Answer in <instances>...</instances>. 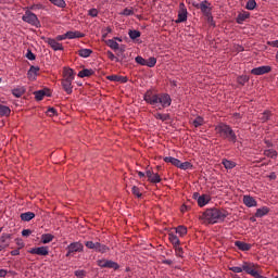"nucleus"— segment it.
Returning <instances> with one entry per match:
<instances>
[{
  "label": "nucleus",
  "instance_id": "nucleus-63",
  "mask_svg": "<svg viewBox=\"0 0 278 278\" xmlns=\"http://www.w3.org/2000/svg\"><path fill=\"white\" fill-rule=\"evenodd\" d=\"M67 39V37H66V33L65 34H63V35H59V36H56V40L58 41H62V40H66Z\"/></svg>",
  "mask_w": 278,
  "mask_h": 278
},
{
  "label": "nucleus",
  "instance_id": "nucleus-13",
  "mask_svg": "<svg viewBox=\"0 0 278 278\" xmlns=\"http://www.w3.org/2000/svg\"><path fill=\"white\" fill-rule=\"evenodd\" d=\"M45 97H51V91L49 89H42L35 91V99L36 101H42Z\"/></svg>",
  "mask_w": 278,
  "mask_h": 278
},
{
  "label": "nucleus",
  "instance_id": "nucleus-62",
  "mask_svg": "<svg viewBox=\"0 0 278 278\" xmlns=\"http://www.w3.org/2000/svg\"><path fill=\"white\" fill-rule=\"evenodd\" d=\"M117 55H122V53H125V46H118Z\"/></svg>",
  "mask_w": 278,
  "mask_h": 278
},
{
  "label": "nucleus",
  "instance_id": "nucleus-54",
  "mask_svg": "<svg viewBox=\"0 0 278 278\" xmlns=\"http://www.w3.org/2000/svg\"><path fill=\"white\" fill-rule=\"evenodd\" d=\"M245 18H249V14H239L237 17V23H243Z\"/></svg>",
  "mask_w": 278,
  "mask_h": 278
},
{
  "label": "nucleus",
  "instance_id": "nucleus-18",
  "mask_svg": "<svg viewBox=\"0 0 278 278\" xmlns=\"http://www.w3.org/2000/svg\"><path fill=\"white\" fill-rule=\"evenodd\" d=\"M66 37L68 40H74V38H84V36H86L84 33L79 31V30H70L67 33H65Z\"/></svg>",
  "mask_w": 278,
  "mask_h": 278
},
{
  "label": "nucleus",
  "instance_id": "nucleus-33",
  "mask_svg": "<svg viewBox=\"0 0 278 278\" xmlns=\"http://www.w3.org/2000/svg\"><path fill=\"white\" fill-rule=\"evenodd\" d=\"M155 64H157V59H155L154 56H151L148 60H146V66H148L149 68H153Z\"/></svg>",
  "mask_w": 278,
  "mask_h": 278
},
{
  "label": "nucleus",
  "instance_id": "nucleus-10",
  "mask_svg": "<svg viewBox=\"0 0 278 278\" xmlns=\"http://www.w3.org/2000/svg\"><path fill=\"white\" fill-rule=\"evenodd\" d=\"M29 253L31 255L47 256V255H49V248L48 247L33 248V249L29 250Z\"/></svg>",
  "mask_w": 278,
  "mask_h": 278
},
{
  "label": "nucleus",
  "instance_id": "nucleus-14",
  "mask_svg": "<svg viewBox=\"0 0 278 278\" xmlns=\"http://www.w3.org/2000/svg\"><path fill=\"white\" fill-rule=\"evenodd\" d=\"M62 87L66 94H73V80L62 79Z\"/></svg>",
  "mask_w": 278,
  "mask_h": 278
},
{
  "label": "nucleus",
  "instance_id": "nucleus-64",
  "mask_svg": "<svg viewBox=\"0 0 278 278\" xmlns=\"http://www.w3.org/2000/svg\"><path fill=\"white\" fill-rule=\"evenodd\" d=\"M268 45L278 49V40L269 41Z\"/></svg>",
  "mask_w": 278,
  "mask_h": 278
},
{
  "label": "nucleus",
  "instance_id": "nucleus-15",
  "mask_svg": "<svg viewBox=\"0 0 278 278\" xmlns=\"http://www.w3.org/2000/svg\"><path fill=\"white\" fill-rule=\"evenodd\" d=\"M63 79H67L70 81L75 80V72L73 71V68L65 67L63 70Z\"/></svg>",
  "mask_w": 278,
  "mask_h": 278
},
{
  "label": "nucleus",
  "instance_id": "nucleus-47",
  "mask_svg": "<svg viewBox=\"0 0 278 278\" xmlns=\"http://www.w3.org/2000/svg\"><path fill=\"white\" fill-rule=\"evenodd\" d=\"M131 192H132V194H135V197H137L138 199H140V198L142 197V193L140 192V188H138V187H136V186H134V187L131 188Z\"/></svg>",
  "mask_w": 278,
  "mask_h": 278
},
{
  "label": "nucleus",
  "instance_id": "nucleus-39",
  "mask_svg": "<svg viewBox=\"0 0 278 278\" xmlns=\"http://www.w3.org/2000/svg\"><path fill=\"white\" fill-rule=\"evenodd\" d=\"M178 168H180L181 170H188L189 168H192V164L190 162L181 163L180 161Z\"/></svg>",
  "mask_w": 278,
  "mask_h": 278
},
{
  "label": "nucleus",
  "instance_id": "nucleus-59",
  "mask_svg": "<svg viewBox=\"0 0 278 278\" xmlns=\"http://www.w3.org/2000/svg\"><path fill=\"white\" fill-rule=\"evenodd\" d=\"M230 270H231L232 273H242L243 267L235 266V267H230Z\"/></svg>",
  "mask_w": 278,
  "mask_h": 278
},
{
  "label": "nucleus",
  "instance_id": "nucleus-19",
  "mask_svg": "<svg viewBox=\"0 0 278 278\" xmlns=\"http://www.w3.org/2000/svg\"><path fill=\"white\" fill-rule=\"evenodd\" d=\"M235 247L239 249V251H251V244L244 242V241H236Z\"/></svg>",
  "mask_w": 278,
  "mask_h": 278
},
{
  "label": "nucleus",
  "instance_id": "nucleus-36",
  "mask_svg": "<svg viewBox=\"0 0 278 278\" xmlns=\"http://www.w3.org/2000/svg\"><path fill=\"white\" fill-rule=\"evenodd\" d=\"M52 5H56V8H66V1L64 0H50Z\"/></svg>",
  "mask_w": 278,
  "mask_h": 278
},
{
  "label": "nucleus",
  "instance_id": "nucleus-11",
  "mask_svg": "<svg viewBox=\"0 0 278 278\" xmlns=\"http://www.w3.org/2000/svg\"><path fill=\"white\" fill-rule=\"evenodd\" d=\"M270 71H273L270 66L263 65V66L253 68L251 71V74L252 75H266V73H270Z\"/></svg>",
  "mask_w": 278,
  "mask_h": 278
},
{
  "label": "nucleus",
  "instance_id": "nucleus-30",
  "mask_svg": "<svg viewBox=\"0 0 278 278\" xmlns=\"http://www.w3.org/2000/svg\"><path fill=\"white\" fill-rule=\"evenodd\" d=\"M106 45L110 47V49H112L113 51H118V42H116V40L114 39H108L106 40Z\"/></svg>",
  "mask_w": 278,
  "mask_h": 278
},
{
  "label": "nucleus",
  "instance_id": "nucleus-7",
  "mask_svg": "<svg viewBox=\"0 0 278 278\" xmlns=\"http://www.w3.org/2000/svg\"><path fill=\"white\" fill-rule=\"evenodd\" d=\"M186 21H188V9L184 2H180L176 23H186Z\"/></svg>",
  "mask_w": 278,
  "mask_h": 278
},
{
  "label": "nucleus",
  "instance_id": "nucleus-21",
  "mask_svg": "<svg viewBox=\"0 0 278 278\" xmlns=\"http://www.w3.org/2000/svg\"><path fill=\"white\" fill-rule=\"evenodd\" d=\"M268 212H270V208H268L267 206H263L261 208H257L256 213H255V217L256 218H264V216H266L268 214Z\"/></svg>",
  "mask_w": 278,
  "mask_h": 278
},
{
  "label": "nucleus",
  "instance_id": "nucleus-60",
  "mask_svg": "<svg viewBox=\"0 0 278 278\" xmlns=\"http://www.w3.org/2000/svg\"><path fill=\"white\" fill-rule=\"evenodd\" d=\"M118 75H111L108 76L106 79H109V81H118Z\"/></svg>",
  "mask_w": 278,
  "mask_h": 278
},
{
  "label": "nucleus",
  "instance_id": "nucleus-25",
  "mask_svg": "<svg viewBox=\"0 0 278 278\" xmlns=\"http://www.w3.org/2000/svg\"><path fill=\"white\" fill-rule=\"evenodd\" d=\"M168 240L173 244L174 248L179 247V244H180L179 237H177V235H175L173 232L168 235Z\"/></svg>",
  "mask_w": 278,
  "mask_h": 278
},
{
  "label": "nucleus",
  "instance_id": "nucleus-8",
  "mask_svg": "<svg viewBox=\"0 0 278 278\" xmlns=\"http://www.w3.org/2000/svg\"><path fill=\"white\" fill-rule=\"evenodd\" d=\"M243 270L244 273L251 275L254 278H257L260 276V271H257L254 264L243 263Z\"/></svg>",
  "mask_w": 278,
  "mask_h": 278
},
{
  "label": "nucleus",
  "instance_id": "nucleus-52",
  "mask_svg": "<svg viewBox=\"0 0 278 278\" xmlns=\"http://www.w3.org/2000/svg\"><path fill=\"white\" fill-rule=\"evenodd\" d=\"M247 81H249V77H247V76L238 77V84H240L241 86H244L247 84Z\"/></svg>",
  "mask_w": 278,
  "mask_h": 278
},
{
  "label": "nucleus",
  "instance_id": "nucleus-6",
  "mask_svg": "<svg viewBox=\"0 0 278 278\" xmlns=\"http://www.w3.org/2000/svg\"><path fill=\"white\" fill-rule=\"evenodd\" d=\"M197 10H201L203 16H210L212 14V3L207 2L206 0L193 4Z\"/></svg>",
  "mask_w": 278,
  "mask_h": 278
},
{
  "label": "nucleus",
  "instance_id": "nucleus-17",
  "mask_svg": "<svg viewBox=\"0 0 278 278\" xmlns=\"http://www.w3.org/2000/svg\"><path fill=\"white\" fill-rule=\"evenodd\" d=\"M210 201H212V198L208 194H202L198 198V205L199 207H205Z\"/></svg>",
  "mask_w": 278,
  "mask_h": 278
},
{
  "label": "nucleus",
  "instance_id": "nucleus-48",
  "mask_svg": "<svg viewBox=\"0 0 278 278\" xmlns=\"http://www.w3.org/2000/svg\"><path fill=\"white\" fill-rule=\"evenodd\" d=\"M106 55H108V58H109V60H111V62H121V60H118V58H116V55H114L113 54V52L112 51H106Z\"/></svg>",
  "mask_w": 278,
  "mask_h": 278
},
{
  "label": "nucleus",
  "instance_id": "nucleus-22",
  "mask_svg": "<svg viewBox=\"0 0 278 278\" xmlns=\"http://www.w3.org/2000/svg\"><path fill=\"white\" fill-rule=\"evenodd\" d=\"M40 71V67L38 66H30L27 75L28 79H36V76L38 75V72Z\"/></svg>",
  "mask_w": 278,
  "mask_h": 278
},
{
  "label": "nucleus",
  "instance_id": "nucleus-1",
  "mask_svg": "<svg viewBox=\"0 0 278 278\" xmlns=\"http://www.w3.org/2000/svg\"><path fill=\"white\" fill-rule=\"evenodd\" d=\"M143 101L149 105H152V108H159L160 105L161 108H159V110L170 108V104L173 103L170 94L164 92L155 93L153 90H148L143 94Z\"/></svg>",
  "mask_w": 278,
  "mask_h": 278
},
{
  "label": "nucleus",
  "instance_id": "nucleus-16",
  "mask_svg": "<svg viewBox=\"0 0 278 278\" xmlns=\"http://www.w3.org/2000/svg\"><path fill=\"white\" fill-rule=\"evenodd\" d=\"M243 203L247 207H257V201H255V198L251 195H244Z\"/></svg>",
  "mask_w": 278,
  "mask_h": 278
},
{
  "label": "nucleus",
  "instance_id": "nucleus-20",
  "mask_svg": "<svg viewBox=\"0 0 278 278\" xmlns=\"http://www.w3.org/2000/svg\"><path fill=\"white\" fill-rule=\"evenodd\" d=\"M21 220H24V223H29V220H33V218H36V214L34 212H26L22 213L20 215Z\"/></svg>",
  "mask_w": 278,
  "mask_h": 278
},
{
  "label": "nucleus",
  "instance_id": "nucleus-9",
  "mask_svg": "<svg viewBox=\"0 0 278 278\" xmlns=\"http://www.w3.org/2000/svg\"><path fill=\"white\" fill-rule=\"evenodd\" d=\"M46 42L49 45V47H51V49H53V51H64V46L58 42V39L47 38Z\"/></svg>",
  "mask_w": 278,
  "mask_h": 278
},
{
  "label": "nucleus",
  "instance_id": "nucleus-37",
  "mask_svg": "<svg viewBox=\"0 0 278 278\" xmlns=\"http://www.w3.org/2000/svg\"><path fill=\"white\" fill-rule=\"evenodd\" d=\"M128 36L131 40H136L140 38L141 34H140V30H129Z\"/></svg>",
  "mask_w": 278,
  "mask_h": 278
},
{
  "label": "nucleus",
  "instance_id": "nucleus-12",
  "mask_svg": "<svg viewBox=\"0 0 278 278\" xmlns=\"http://www.w3.org/2000/svg\"><path fill=\"white\" fill-rule=\"evenodd\" d=\"M66 250L70 251V253H81V251H84V244L80 242H73L67 245Z\"/></svg>",
  "mask_w": 278,
  "mask_h": 278
},
{
  "label": "nucleus",
  "instance_id": "nucleus-50",
  "mask_svg": "<svg viewBox=\"0 0 278 278\" xmlns=\"http://www.w3.org/2000/svg\"><path fill=\"white\" fill-rule=\"evenodd\" d=\"M257 2H255V0H249L247 2V10H253L254 8H256Z\"/></svg>",
  "mask_w": 278,
  "mask_h": 278
},
{
  "label": "nucleus",
  "instance_id": "nucleus-31",
  "mask_svg": "<svg viewBox=\"0 0 278 278\" xmlns=\"http://www.w3.org/2000/svg\"><path fill=\"white\" fill-rule=\"evenodd\" d=\"M222 164L229 170H231V168H236V163L226 159L223 160Z\"/></svg>",
  "mask_w": 278,
  "mask_h": 278
},
{
  "label": "nucleus",
  "instance_id": "nucleus-28",
  "mask_svg": "<svg viewBox=\"0 0 278 278\" xmlns=\"http://www.w3.org/2000/svg\"><path fill=\"white\" fill-rule=\"evenodd\" d=\"M53 235L51 233H43L41 236V242L42 244H49V242H53Z\"/></svg>",
  "mask_w": 278,
  "mask_h": 278
},
{
  "label": "nucleus",
  "instance_id": "nucleus-4",
  "mask_svg": "<svg viewBox=\"0 0 278 278\" xmlns=\"http://www.w3.org/2000/svg\"><path fill=\"white\" fill-rule=\"evenodd\" d=\"M22 21H24V23H28V25H33L34 27L40 26V20H38L36 13H33L29 10L25 11V14L22 16Z\"/></svg>",
  "mask_w": 278,
  "mask_h": 278
},
{
  "label": "nucleus",
  "instance_id": "nucleus-26",
  "mask_svg": "<svg viewBox=\"0 0 278 278\" xmlns=\"http://www.w3.org/2000/svg\"><path fill=\"white\" fill-rule=\"evenodd\" d=\"M154 118H156V121H162V123H166V121H170V114L155 113Z\"/></svg>",
  "mask_w": 278,
  "mask_h": 278
},
{
  "label": "nucleus",
  "instance_id": "nucleus-38",
  "mask_svg": "<svg viewBox=\"0 0 278 278\" xmlns=\"http://www.w3.org/2000/svg\"><path fill=\"white\" fill-rule=\"evenodd\" d=\"M176 233H179L180 237H184L186 233H188V228H186V226H178L176 228Z\"/></svg>",
  "mask_w": 278,
  "mask_h": 278
},
{
  "label": "nucleus",
  "instance_id": "nucleus-46",
  "mask_svg": "<svg viewBox=\"0 0 278 278\" xmlns=\"http://www.w3.org/2000/svg\"><path fill=\"white\" fill-rule=\"evenodd\" d=\"M177 257H184V249L179 245L174 247Z\"/></svg>",
  "mask_w": 278,
  "mask_h": 278
},
{
  "label": "nucleus",
  "instance_id": "nucleus-51",
  "mask_svg": "<svg viewBox=\"0 0 278 278\" xmlns=\"http://www.w3.org/2000/svg\"><path fill=\"white\" fill-rule=\"evenodd\" d=\"M28 10H45V5H42L41 3L33 4L28 7Z\"/></svg>",
  "mask_w": 278,
  "mask_h": 278
},
{
  "label": "nucleus",
  "instance_id": "nucleus-34",
  "mask_svg": "<svg viewBox=\"0 0 278 278\" xmlns=\"http://www.w3.org/2000/svg\"><path fill=\"white\" fill-rule=\"evenodd\" d=\"M264 155L266 157L275 159V157H277V151L274 150V149H267V150L264 151Z\"/></svg>",
  "mask_w": 278,
  "mask_h": 278
},
{
  "label": "nucleus",
  "instance_id": "nucleus-3",
  "mask_svg": "<svg viewBox=\"0 0 278 278\" xmlns=\"http://www.w3.org/2000/svg\"><path fill=\"white\" fill-rule=\"evenodd\" d=\"M215 131L223 140H227L232 144H236L238 142V136L236 135V131H233V128H231V126L227 124L222 123L217 125L215 127Z\"/></svg>",
  "mask_w": 278,
  "mask_h": 278
},
{
  "label": "nucleus",
  "instance_id": "nucleus-23",
  "mask_svg": "<svg viewBox=\"0 0 278 278\" xmlns=\"http://www.w3.org/2000/svg\"><path fill=\"white\" fill-rule=\"evenodd\" d=\"M92 75H94V71L88 68H84L78 73V77H80L81 79H84V77H92Z\"/></svg>",
  "mask_w": 278,
  "mask_h": 278
},
{
  "label": "nucleus",
  "instance_id": "nucleus-42",
  "mask_svg": "<svg viewBox=\"0 0 278 278\" xmlns=\"http://www.w3.org/2000/svg\"><path fill=\"white\" fill-rule=\"evenodd\" d=\"M203 123H204L203 117L198 116V117H195V119H193L192 125L194 127H201V125H203Z\"/></svg>",
  "mask_w": 278,
  "mask_h": 278
},
{
  "label": "nucleus",
  "instance_id": "nucleus-57",
  "mask_svg": "<svg viewBox=\"0 0 278 278\" xmlns=\"http://www.w3.org/2000/svg\"><path fill=\"white\" fill-rule=\"evenodd\" d=\"M48 116H55L58 114V111L54 108H50L47 111Z\"/></svg>",
  "mask_w": 278,
  "mask_h": 278
},
{
  "label": "nucleus",
  "instance_id": "nucleus-2",
  "mask_svg": "<svg viewBox=\"0 0 278 278\" xmlns=\"http://www.w3.org/2000/svg\"><path fill=\"white\" fill-rule=\"evenodd\" d=\"M228 216L229 212H227V210L217 207L207 208L203 213L204 220L211 225H216V223H225V218Z\"/></svg>",
  "mask_w": 278,
  "mask_h": 278
},
{
  "label": "nucleus",
  "instance_id": "nucleus-45",
  "mask_svg": "<svg viewBox=\"0 0 278 278\" xmlns=\"http://www.w3.org/2000/svg\"><path fill=\"white\" fill-rule=\"evenodd\" d=\"M149 181L151 184H160V181H162V178L160 177L159 174H154L150 179Z\"/></svg>",
  "mask_w": 278,
  "mask_h": 278
},
{
  "label": "nucleus",
  "instance_id": "nucleus-41",
  "mask_svg": "<svg viewBox=\"0 0 278 278\" xmlns=\"http://www.w3.org/2000/svg\"><path fill=\"white\" fill-rule=\"evenodd\" d=\"M12 238V235L10 233H2L0 237V242L2 244H8V240H10Z\"/></svg>",
  "mask_w": 278,
  "mask_h": 278
},
{
  "label": "nucleus",
  "instance_id": "nucleus-43",
  "mask_svg": "<svg viewBox=\"0 0 278 278\" xmlns=\"http://www.w3.org/2000/svg\"><path fill=\"white\" fill-rule=\"evenodd\" d=\"M122 16H134V9L132 8H126L121 12Z\"/></svg>",
  "mask_w": 278,
  "mask_h": 278
},
{
  "label": "nucleus",
  "instance_id": "nucleus-49",
  "mask_svg": "<svg viewBox=\"0 0 278 278\" xmlns=\"http://www.w3.org/2000/svg\"><path fill=\"white\" fill-rule=\"evenodd\" d=\"M135 62H137V64H140L141 66H146L147 59L139 55V56H136Z\"/></svg>",
  "mask_w": 278,
  "mask_h": 278
},
{
  "label": "nucleus",
  "instance_id": "nucleus-35",
  "mask_svg": "<svg viewBox=\"0 0 278 278\" xmlns=\"http://www.w3.org/2000/svg\"><path fill=\"white\" fill-rule=\"evenodd\" d=\"M270 111H265L260 115V121H262L263 123H266V121L270 119Z\"/></svg>",
  "mask_w": 278,
  "mask_h": 278
},
{
  "label": "nucleus",
  "instance_id": "nucleus-44",
  "mask_svg": "<svg viewBox=\"0 0 278 278\" xmlns=\"http://www.w3.org/2000/svg\"><path fill=\"white\" fill-rule=\"evenodd\" d=\"M75 277L77 278H85L88 273L84 269H78L74 271Z\"/></svg>",
  "mask_w": 278,
  "mask_h": 278
},
{
  "label": "nucleus",
  "instance_id": "nucleus-58",
  "mask_svg": "<svg viewBox=\"0 0 278 278\" xmlns=\"http://www.w3.org/2000/svg\"><path fill=\"white\" fill-rule=\"evenodd\" d=\"M205 17H206V21H207L208 24H211L213 26L216 25L214 23V16H212V13L210 15H205Z\"/></svg>",
  "mask_w": 278,
  "mask_h": 278
},
{
  "label": "nucleus",
  "instance_id": "nucleus-24",
  "mask_svg": "<svg viewBox=\"0 0 278 278\" xmlns=\"http://www.w3.org/2000/svg\"><path fill=\"white\" fill-rule=\"evenodd\" d=\"M164 162H166L167 164H172L173 166H176V168H179V164L181 161H179L178 159H175L173 156H166L164 159Z\"/></svg>",
  "mask_w": 278,
  "mask_h": 278
},
{
  "label": "nucleus",
  "instance_id": "nucleus-5",
  "mask_svg": "<svg viewBox=\"0 0 278 278\" xmlns=\"http://www.w3.org/2000/svg\"><path fill=\"white\" fill-rule=\"evenodd\" d=\"M85 247H87V249H92L96 253H108L110 251L108 245L94 241L85 242Z\"/></svg>",
  "mask_w": 278,
  "mask_h": 278
},
{
  "label": "nucleus",
  "instance_id": "nucleus-56",
  "mask_svg": "<svg viewBox=\"0 0 278 278\" xmlns=\"http://www.w3.org/2000/svg\"><path fill=\"white\" fill-rule=\"evenodd\" d=\"M26 58L27 60H36V54H34V52H31V50H27V53H26Z\"/></svg>",
  "mask_w": 278,
  "mask_h": 278
},
{
  "label": "nucleus",
  "instance_id": "nucleus-29",
  "mask_svg": "<svg viewBox=\"0 0 278 278\" xmlns=\"http://www.w3.org/2000/svg\"><path fill=\"white\" fill-rule=\"evenodd\" d=\"M78 55L80 56V58H90V55H92V50H90V49H80V50H78Z\"/></svg>",
  "mask_w": 278,
  "mask_h": 278
},
{
  "label": "nucleus",
  "instance_id": "nucleus-55",
  "mask_svg": "<svg viewBox=\"0 0 278 278\" xmlns=\"http://www.w3.org/2000/svg\"><path fill=\"white\" fill-rule=\"evenodd\" d=\"M89 16H92V18H97V16H99V11L97 9H90Z\"/></svg>",
  "mask_w": 278,
  "mask_h": 278
},
{
  "label": "nucleus",
  "instance_id": "nucleus-32",
  "mask_svg": "<svg viewBox=\"0 0 278 278\" xmlns=\"http://www.w3.org/2000/svg\"><path fill=\"white\" fill-rule=\"evenodd\" d=\"M12 94L13 97H16L17 99H20V97L25 94V88L22 87V88L13 89Z\"/></svg>",
  "mask_w": 278,
  "mask_h": 278
},
{
  "label": "nucleus",
  "instance_id": "nucleus-27",
  "mask_svg": "<svg viewBox=\"0 0 278 278\" xmlns=\"http://www.w3.org/2000/svg\"><path fill=\"white\" fill-rule=\"evenodd\" d=\"M10 114H12V110H10V106L0 104V116H10Z\"/></svg>",
  "mask_w": 278,
  "mask_h": 278
},
{
  "label": "nucleus",
  "instance_id": "nucleus-53",
  "mask_svg": "<svg viewBox=\"0 0 278 278\" xmlns=\"http://www.w3.org/2000/svg\"><path fill=\"white\" fill-rule=\"evenodd\" d=\"M108 262H109V260H99L98 261V266L100 268H108Z\"/></svg>",
  "mask_w": 278,
  "mask_h": 278
},
{
  "label": "nucleus",
  "instance_id": "nucleus-61",
  "mask_svg": "<svg viewBox=\"0 0 278 278\" xmlns=\"http://www.w3.org/2000/svg\"><path fill=\"white\" fill-rule=\"evenodd\" d=\"M22 236H23L24 238H27L28 236H31V230H29V229H24V230L22 231Z\"/></svg>",
  "mask_w": 278,
  "mask_h": 278
},
{
  "label": "nucleus",
  "instance_id": "nucleus-40",
  "mask_svg": "<svg viewBox=\"0 0 278 278\" xmlns=\"http://www.w3.org/2000/svg\"><path fill=\"white\" fill-rule=\"evenodd\" d=\"M106 268H113V270H118L121 266L118 265V263L109 260L106 264Z\"/></svg>",
  "mask_w": 278,
  "mask_h": 278
}]
</instances>
